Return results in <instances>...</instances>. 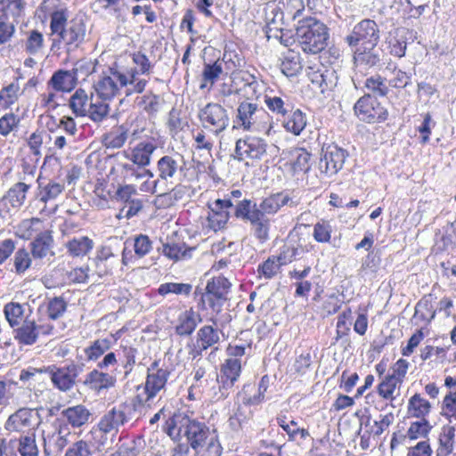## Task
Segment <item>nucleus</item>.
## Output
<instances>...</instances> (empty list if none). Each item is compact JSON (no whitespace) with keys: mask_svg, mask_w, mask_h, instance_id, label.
<instances>
[{"mask_svg":"<svg viewBox=\"0 0 456 456\" xmlns=\"http://www.w3.org/2000/svg\"><path fill=\"white\" fill-rule=\"evenodd\" d=\"M380 31L375 20L364 19L354 25L352 32L345 37V42L351 47L359 45L377 46Z\"/></svg>","mask_w":456,"mask_h":456,"instance_id":"nucleus-8","label":"nucleus"},{"mask_svg":"<svg viewBox=\"0 0 456 456\" xmlns=\"http://www.w3.org/2000/svg\"><path fill=\"white\" fill-rule=\"evenodd\" d=\"M455 437V428L445 425L442 428L439 436V447L436 450V456H448L453 451Z\"/></svg>","mask_w":456,"mask_h":456,"instance_id":"nucleus-38","label":"nucleus"},{"mask_svg":"<svg viewBox=\"0 0 456 456\" xmlns=\"http://www.w3.org/2000/svg\"><path fill=\"white\" fill-rule=\"evenodd\" d=\"M70 431L67 424L55 421L43 431L44 452L46 456L56 455L68 444Z\"/></svg>","mask_w":456,"mask_h":456,"instance_id":"nucleus-10","label":"nucleus"},{"mask_svg":"<svg viewBox=\"0 0 456 456\" xmlns=\"http://www.w3.org/2000/svg\"><path fill=\"white\" fill-rule=\"evenodd\" d=\"M201 318L193 309L186 310L181 313L177 318L175 332L179 336H190L195 330Z\"/></svg>","mask_w":456,"mask_h":456,"instance_id":"nucleus-28","label":"nucleus"},{"mask_svg":"<svg viewBox=\"0 0 456 456\" xmlns=\"http://www.w3.org/2000/svg\"><path fill=\"white\" fill-rule=\"evenodd\" d=\"M236 123L245 131L264 133L269 135L273 130V119L269 113L256 103L241 102L237 108Z\"/></svg>","mask_w":456,"mask_h":456,"instance_id":"nucleus-3","label":"nucleus"},{"mask_svg":"<svg viewBox=\"0 0 456 456\" xmlns=\"http://www.w3.org/2000/svg\"><path fill=\"white\" fill-rule=\"evenodd\" d=\"M278 5L287 20H296L305 12L304 0H278Z\"/></svg>","mask_w":456,"mask_h":456,"instance_id":"nucleus-42","label":"nucleus"},{"mask_svg":"<svg viewBox=\"0 0 456 456\" xmlns=\"http://www.w3.org/2000/svg\"><path fill=\"white\" fill-rule=\"evenodd\" d=\"M18 452L20 456H38L39 450L35 434L21 436L18 440Z\"/></svg>","mask_w":456,"mask_h":456,"instance_id":"nucleus-57","label":"nucleus"},{"mask_svg":"<svg viewBox=\"0 0 456 456\" xmlns=\"http://www.w3.org/2000/svg\"><path fill=\"white\" fill-rule=\"evenodd\" d=\"M441 414L445 417L449 422L452 419H456V391H450L444 398L442 403Z\"/></svg>","mask_w":456,"mask_h":456,"instance_id":"nucleus-64","label":"nucleus"},{"mask_svg":"<svg viewBox=\"0 0 456 456\" xmlns=\"http://www.w3.org/2000/svg\"><path fill=\"white\" fill-rule=\"evenodd\" d=\"M112 342L110 338H98L93 341L90 346L84 349L86 358L88 362H95L104 355L111 347Z\"/></svg>","mask_w":456,"mask_h":456,"instance_id":"nucleus-43","label":"nucleus"},{"mask_svg":"<svg viewBox=\"0 0 456 456\" xmlns=\"http://www.w3.org/2000/svg\"><path fill=\"white\" fill-rule=\"evenodd\" d=\"M400 384L402 383L387 375L379 384L378 394L383 399L389 400L392 403L399 395L397 386Z\"/></svg>","mask_w":456,"mask_h":456,"instance_id":"nucleus-48","label":"nucleus"},{"mask_svg":"<svg viewBox=\"0 0 456 456\" xmlns=\"http://www.w3.org/2000/svg\"><path fill=\"white\" fill-rule=\"evenodd\" d=\"M127 137L128 128L124 125L116 126L102 136V142L108 149H119L125 144Z\"/></svg>","mask_w":456,"mask_h":456,"instance_id":"nucleus-31","label":"nucleus"},{"mask_svg":"<svg viewBox=\"0 0 456 456\" xmlns=\"http://www.w3.org/2000/svg\"><path fill=\"white\" fill-rule=\"evenodd\" d=\"M193 248H187L184 243H167L163 245V253L175 261L191 257Z\"/></svg>","mask_w":456,"mask_h":456,"instance_id":"nucleus-50","label":"nucleus"},{"mask_svg":"<svg viewBox=\"0 0 456 456\" xmlns=\"http://www.w3.org/2000/svg\"><path fill=\"white\" fill-rule=\"evenodd\" d=\"M319 77H321L319 87L322 94L338 89V77L334 69H326L323 73L319 74Z\"/></svg>","mask_w":456,"mask_h":456,"instance_id":"nucleus-61","label":"nucleus"},{"mask_svg":"<svg viewBox=\"0 0 456 456\" xmlns=\"http://www.w3.org/2000/svg\"><path fill=\"white\" fill-rule=\"evenodd\" d=\"M47 231L45 229L44 222L39 218H30L22 220L18 225V232L20 237L24 240H29L32 237H37V235Z\"/></svg>","mask_w":456,"mask_h":456,"instance_id":"nucleus-36","label":"nucleus"},{"mask_svg":"<svg viewBox=\"0 0 456 456\" xmlns=\"http://www.w3.org/2000/svg\"><path fill=\"white\" fill-rule=\"evenodd\" d=\"M297 201L293 200L288 194L278 192L262 200L258 205L256 204V208L257 213L268 217L275 215L283 206L297 207Z\"/></svg>","mask_w":456,"mask_h":456,"instance_id":"nucleus-20","label":"nucleus"},{"mask_svg":"<svg viewBox=\"0 0 456 456\" xmlns=\"http://www.w3.org/2000/svg\"><path fill=\"white\" fill-rule=\"evenodd\" d=\"M414 317L428 322H430L436 317V311L433 308L431 294L425 295L417 303Z\"/></svg>","mask_w":456,"mask_h":456,"instance_id":"nucleus-47","label":"nucleus"},{"mask_svg":"<svg viewBox=\"0 0 456 456\" xmlns=\"http://www.w3.org/2000/svg\"><path fill=\"white\" fill-rule=\"evenodd\" d=\"M355 115L367 123H380L387 118V110L370 94L362 96L354 106Z\"/></svg>","mask_w":456,"mask_h":456,"instance_id":"nucleus-9","label":"nucleus"},{"mask_svg":"<svg viewBox=\"0 0 456 456\" xmlns=\"http://www.w3.org/2000/svg\"><path fill=\"white\" fill-rule=\"evenodd\" d=\"M130 245L133 246L134 254L139 258L145 256L152 249V241L145 234L134 236Z\"/></svg>","mask_w":456,"mask_h":456,"instance_id":"nucleus-63","label":"nucleus"},{"mask_svg":"<svg viewBox=\"0 0 456 456\" xmlns=\"http://www.w3.org/2000/svg\"><path fill=\"white\" fill-rule=\"evenodd\" d=\"M220 341L219 331L211 325L201 327L197 332V343L200 350H206L218 344Z\"/></svg>","mask_w":456,"mask_h":456,"instance_id":"nucleus-41","label":"nucleus"},{"mask_svg":"<svg viewBox=\"0 0 456 456\" xmlns=\"http://www.w3.org/2000/svg\"><path fill=\"white\" fill-rule=\"evenodd\" d=\"M61 415L68 424L73 428H80L88 422L91 412L85 405L77 404L63 410Z\"/></svg>","mask_w":456,"mask_h":456,"instance_id":"nucleus-30","label":"nucleus"},{"mask_svg":"<svg viewBox=\"0 0 456 456\" xmlns=\"http://www.w3.org/2000/svg\"><path fill=\"white\" fill-rule=\"evenodd\" d=\"M431 411V403L421 395L415 394L408 403V412L415 418L426 419Z\"/></svg>","mask_w":456,"mask_h":456,"instance_id":"nucleus-40","label":"nucleus"},{"mask_svg":"<svg viewBox=\"0 0 456 456\" xmlns=\"http://www.w3.org/2000/svg\"><path fill=\"white\" fill-rule=\"evenodd\" d=\"M270 384V378L265 375L261 378L258 386L257 393L251 395V392L254 390L255 386L251 384L245 385L242 389V402L245 405H257L265 399V394L266 393Z\"/></svg>","mask_w":456,"mask_h":456,"instance_id":"nucleus-27","label":"nucleus"},{"mask_svg":"<svg viewBox=\"0 0 456 456\" xmlns=\"http://www.w3.org/2000/svg\"><path fill=\"white\" fill-rule=\"evenodd\" d=\"M169 370L159 367L157 361L153 362L148 368V374L143 387H138L134 400L139 404L151 405V402L156 395L165 388L167 379L169 377Z\"/></svg>","mask_w":456,"mask_h":456,"instance_id":"nucleus-5","label":"nucleus"},{"mask_svg":"<svg viewBox=\"0 0 456 456\" xmlns=\"http://www.w3.org/2000/svg\"><path fill=\"white\" fill-rule=\"evenodd\" d=\"M20 86L17 83H11L0 91V106L7 109L18 100Z\"/></svg>","mask_w":456,"mask_h":456,"instance_id":"nucleus-60","label":"nucleus"},{"mask_svg":"<svg viewBox=\"0 0 456 456\" xmlns=\"http://www.w3.org/2000/svg\"><path fill=\"white\" fill-rule=\"evenodd\" d=\"M109 112L110 106L105 102V101H96L94 102L93 98L91 97L88 113L86 114L90 119H92L94 122H101L109 115Z\"/></svg>","mask_w":456,"mask_h":456,"instance_id":"nucleus-62","label":"nucleus"},{"mask_svg":"<svg viewBox=\"0 0 456 456\" xmlns=\"http://www.w3.org/2000/svg\"><path fill=\"white\" fill-rule=\"evenodd\" d=\"M53 329V325L49 323L37 324L34 320L26 318L21 325L13 330V337L20 345L31 346L37 342L40 334L49 335Z\"/></svg>","mask_w":456,"mask_h":456,"instance_id":"nucleus-12","label":"nucleus"},{"mask_svg":"<svg viewBox=\"0 0 456 456\" xmlns=\"http://www.w3.org/2000/svg\"><path fill=\"white\" fill-rule=\"evenodd\" d=\"M387 74L386 77H382L379 74H376L367 77L364 81V88L368 91L372 97H384L387 96L389 88L386 84Z\"/></svg>","mask_w":456,"mask_h":456,"instance_id":"nucleus-37","label":"nucleus"},{"mask_svg":"<svg viewBox=\"0 0 456 456\" xmlns=\"http://www.w3.org/2000/svg\"><path fill=\"white\" fill-rule=\"evenodd\" d=\"M31 184L23 182L14 183L0 200V215L4 216L11 210H18L25 203Z\"/></svg>","mask_w":456,"mask_h":456,"instance_id":"nucleus-14","label":"nucleus"},{"mask_svg":"<svg viewBox=\"0 0 456 456\" xmlns=\"http://www.w3.org/2000/svg\"><path fill=\"white\" fill-rule=\"evenodd\" d=\"M45 47L44 35L37 30L32 29L27 32V37L24 43V50L29 55H38Z\"/></svg>","mask_w":456,"mask_h":456,"instance_id":"nucleus-45","label":"nucleus"},{"mask_svg":"<svg viewBox=\"0 0 456 456\" xmlns=\"http://www.w3.org/2000/svg\"><path fill=\"white\" fill-rule=\"evenodd\" d=\"M53 236L49 230L44 231L43 233L37 235L31 242V252L35 258H44L49 253H52Z\"/></svg>","mask_w":456,"mask_h":456,"instance_id":"nucleus-33","label":"nucleus"},{"mask_svg":"<svg viewBox=\"0 0 456 456\" xmlns=\"http://www.w3.org/2000/svg\"><path fill=\"white\" fill-rule=\"evenodd\" d=\"M91 99L83 89H77L70 97L69 106L77 117H85L88 113Z\"/></svg>","mask_w":456,"mask_h":456,"instance_id":"nucleus-39","label":"nucleus"},{"mask_svg":"<svg viewBox=\"0 0 456 456\" xmlns=\"http://www.w3.org/2000/svg\"><path fill=\"white\" fill-rule=\"evenodd\" d=\"M217 60L224 67L225 74L232 73V75H234V72L243 67L245 63L244 59L239 53L231 50H225L223 57Z\"/></svg>","mask_w":456,"mask_h":456,"instance_id":"nucleus-51","label":"nucleus"},{"mask_svg":"<svg viewBox=\"0 0 456 456\" xmlns=\"http://www.w3.org/2000/svg\"><path fill=\"white\" fill-rule=\"evenodd\" d=\"M297 254V248H288L283 250L277 257H269L258 267V273L266 279L275 276L281 266L292 262Z\"/></svg>","mask_w":456,"mask_h":456,"instance_id":"nucleus-18","label":"nucleus"},{"mask_svg":"<svg viewBox=\"0 0 456 456\" xmlns=\"http://www.w3.org/2000/svg\"><path fill=\"white\" fill-rule=\"evenodd\" d=\"M388 71L392 74L391 77H387V81L390 86L394 88H405L410 84L411 76L399 69L395 65L392 67L389 64L384 70L385 75Z\"/></svg>","mask_w":456,"mask_h":456,"instance_id":"nucleus-53","label":"nucleus"},{"mask_svg":"<svg viewBox=\"0 0 456 456\" xmlns=\"http://www.w3.org/2000/svg\"><path fill=\"white\" fill-rule=\"evenodd\" d=\"M393 413H387L386 415H380L379 419L374 420L372 425H370V419L368 418L367 421L365 422V426H370V434L379 437L393 423Z\"/></svg>","mask_w":456,"mask_h":456,"instance_id":"nucleus-59","label":"nucleus"},{"mask_svg":"<svg viewBox=\"0 0 456 456\" xmlns=\"http://www.w3.org/2000/svg\"><path fill=\"white\" fill-rule=\"evenodd\" d=\"M116 383V378L111 373L98 367L88 372L83 384L91 390L101 392L113 387Z\"/></svg>","mask_w":456,"mask_h":456,"instance_id":"nucleus-21","label":"nucleus"},{"mask_svg":"<svg viewBox=\"0 0 456 456\" xmlns=\"http://www.w3.org/2000/svg\"><path fill=\"white\" fill-rule=\"evenodd\" d=\"M266 149L267 143L263 138L248 135L236 142L235 154L239 160L260 159L266 153Z\"/></svg>","mask_w":456,"mask_h":456,"instance_id":"nucleus-13","label":"nucleus"},{"mask_svg":"<svg viewBox=\"0 0 456 456\" xmlns=\"http://www.w3.org/2000/svg\"><path fill=\"white\" fill-rule=\"evenodd\" d=\"M127 420L124 409L119 407H114L107 411L100 419L97 425L95 432L99 431L102 434L116 435L118 432V428L123 426Z\"/></svg>","mask_w":456,"mask_h":456,"instance_id":"nucleus-17","label":"nucleus"},{"mask_svg":"<svg viewBox=\"0 0 456 456\" xmlns=\"http://www.w3.org/2000/svg\"><path fill=\"white\" fill-rule=\"evenodd\" d=\"M232 283L224 276L212 278L208 281L206 291L202 294L200 301L216 314L222 311L224 303L229 299Z\"/></svg>","mask_w":456,"mask_h":456,"instance_id":"nucleus-6","label":"nucleus"},{"mask_svg":"<svg viewBox=\"0 0 456 456\" xmlns=\"http://www.w3.org/2000/svg\"><path fill=\"white\" fill-rule=\"evenodd\" d=\"M306 123V115L300 110H296L284 121L283 126L288 132L298 135L305 129Z\"/></svg>","mask_w":456,"mask_h":456,"instance_id":"nucleus-49","label":"nucleus"},{"mask_svg":"<svg viewBox=\"0 0 456 456\" xmlns=\"http://www.w3.org/2000/svg\"><path fill=\"white\" fill-rule=\"evenodd\" d=\"M68 253L73 257H83L94 248V243L87 236H76L66 244Z\"/></svg>","mask_w":456,"mask_h":456,"instance_id":"nucleus-32","label":"nucleus"},{"mask_svg":"<svg viewBox=\"0 0 456 456\" xmlns=\"http://www.w3.org/2000/svg\"><path fill=\"white\" fill-rule=\"evenodd\" d=\"M265 103L273 113L281 116H285L292 108L289 100L281 96L265 95Z\"/></svg>","mask_w":456,"mask_h":456,"instance_id":"nucleus-55","label":"nucleus"},{"mask_svg":"<svg viewBox=\"0 0 456 456\" xmlns=\"http://www.w3.org/2000/svg\"><path fill=\"white\" fill-rule=\"evenodd\" d=\"M208 207L210 212L207 217L206 227L214 232L224 229L230 218L228 209L233 207L232 201L230 199H218Z\"/></svg>","mask_w":456,"mask_h":456,"instance_id":"nucleus-15","label":"nucleus"},{"mask_svg":"<svg viewBox=\"0 0 456 456\" xmlns=\"http://www.w3.org/2000/svg\"><path fill=\"white\" fill-rule=\"evenodd\" d=\"M284 15L281 12V8H274L266 14V25L265 31L268 39L273 37L280 39L281 43L288 45V40L283 41L281 34V25L283 24Z\"/></svg>","mask_w":456,"mask_h":456,"instance_id":"nucleus-26","label":"nucleus"},{"mask_svg":"<svg viewBox=\"0 0 456 456\" xmlns=\"http://www.w3.org/2000/svg\"><path fill=\"white\" fill-rule=\"evenodd\" d=\"M6 321L12 328L19 326L24 314L23 306L16 302H10L4 307Z\"/></svg>","mask_w":456,"mask_h":456,"instance_id":"nucleus-56","label":"nucleus"},{"mask_svg":"<svg viewBox=\"0 0 456 456\" xmlns=\"http://www.w3.org/2000/svg\"><path fill=\"white\" fill-rule=\"evenodd\" d=\"M136 75L137 70L133 68L124 71L117 67H111L94 83V88L99 98L103 101L112 99L121 88L127 86L131 87L126 89V95L141 94L146 87L147 80L136 79Z\"/></svg>","mask_w":456,"mask_h":456,"instance_id":"nucleus-2","label":"nucleus"},{"mask_svg":"<svg viewBox=\"0 0 456 456\" xmlns=\"http://www.w3.org/2000/svg\"><path fill=\"white\" fill-rule=\"evenodd\" d=\"M69 19L66 7H60L50 13V37L52 49L63 46L68 53L76 51L85 41L86 26L82 19Z\"/></svg>","mask_w":456,"mask_h":456,"instance_id":"nucleus-1","label":"nucleus"},{"mask_svg":"<svg viewBox=\"0 0 456 456\" xmlns=\"http://www.w3.org/2000/svg\"><path fill=\"white\" fill-rule=\"evenodd\" d=\"M77 81L72 70L60 69L53 74L48 86L58 92H70L75 88Z\"/></svg>","mask_w":456,"mask_h":456,"instance_id":"nucleus-29","label":"nucleus"},{"mask_svg":"<svg viewBox=\"0 0 456 456\" xmlns=\"http://www.w3.org/2000/svg\"><path fill=\"white\" fill-rule=\"evenodd\" d=\"M54 387L61 392L70 391L76 384V379L82 371V367L77 363L70 362L62 367L51 365L46 367Z\"/></svg>","mask_w":456,"mask_h":456,"instance_id":"nucleus-11","label":"nucleus"},{"mask_svg":"<svg viewBox=\"0 0 456 456\" xmlns=\"http://www.w3.org/2000/svg\"><path fill=\"white\" fill-rule=\"evenodd\" d=\"M64 190V183L49 181L45 185L39 183V200L46 203L54 200Z\"/></svg>","mask_w":456,"mask_h":456,"instance_id":"nucleus-52","label":"nucleus"},{"mask_svg":"<svg viewBox=\"0 0 456 456\" xmlns=\"http://www.w3.org/2000/svg\"><path fill=\"white\" fill-rule=\"evenodd\" d=\"M354 48V62L356 66L374 68L380 65L381 51L377 46L359 45Z\"/></svg>","mask_w":456,"mask_h":456,"instance_id":"nucleus-22","label":"nucleus"},{"mask_svg":"<svg viewBox=\"0 0 456 456\" xmlns=\"http://www.w3.org/2000/svg\"><path fill=\"white\" fill-rule=\"evenodd\" d=\"M241 372V361L235 358H227L220 370L219 383L223 389L232 388L238 380Z\"/></svg>","mask_w":456,"mask_h":456,"instance_id":"nucleus-23","label":"nucleus"},{"mask_svg":"<svg viewBox=\"0 0 456 456\" xmlns=\"http://www.w3.org/2000/svg\"><path fill=\"white\" fill-rule=\"evenodd\" d=\"M157 169L159 179L168 180L176 175L179 169V163L173 156L166 155L158 161Z\"/></svg>","mask_w":456,"mask_h":456,"instance_id":"nucleus-46","label":"nucleus"},{"mask_svg":"<svg viewBox=\"0 0 456 456\" xmlns=\"http://www.w3.org/2000/svg\"><path fill=\"white\" fill-rule=\"evenodd\" d=\"M432 426L427 419H420L419 421L411 422L406 434L402 437L403 439L409 438L410 440H417L419 438H425L429 434Z\"/></svg>","mask_w":456,"mask_h":456,"instance_id":"nucleus-54","label":"nucleus"},{"mask_svg":"<svg viewBox=\"0 0 456 456\" xmlns=\"http://www.w3.org/2000/svg\"><path fill=\"white\" fill-rule=\"evenodd\" d=\"M248 222L252 226L251 229L254 236L258 240L265 242L269 239L271 224L268 217L263 216V215L257 213L256 216H252V218Z\"/></svg>","mask_w":456,"mask_h":456,"instance_id":"nucleus-44","label":"nucleus"},{"mask_svg":"<svg viewBox=\"0 0 456 456\" xmlns=\"http://www.w3.org/2000/svg\"><path fill=\"white\" fill-rule=\"evenodd\" d=\"M344 149L336 144H329L322 148V157L320 161V168L328 175L337 174L342 167L346 159Z\"/></svg>","mask_w":456,"mask_h":456,"instance_id":"nucleus-16","label":"nucleus"},{"mask_svg":"<svg viewBox=\"0 0 456 456\" xmlns=\"http://www.w3.org/2000/svg\"><path fill=\"white\" fill-rule=\"evenodd\" d=\"M198 118L202 127L214 135H218L229 126L227 110L219 103L209 102L199 110Z\"/></svg>","mask_w":456,"mask_h":456,"instance_id":"nucleus-7","label":"nucleus"},{"mask_svg":"<svg viewBox=\"0 0 456 456\" xmlns=\"http://www.w3.org/2000/svg\"><path fill=\"white\" fill-rule=\"evenodd\" d=\"M311 154L303 148H296L290 151V167L293 174L307 173L310 170Z\"/></svg>","mask_w":456,"mask_h":456,"instance_id":"nucleus-35","label":"nucleus"},{"mask_svg":"<svg viewBox=\"0 0 456 456\" xmlns=\"http://www.w3.org/2000/svg\"><path fill=\"white\" fill-rule=\"evenodd\" d=\"M225 73L224 67L221 65V62L216 60L213 63H204L203 70H202V83L200 86V89H204L208 87L209 89L213 87L215 83L220 77L221 75Z\"/></svg>","mask_w":456,"mask_h":456,"instance_id":"nucleus-34","label":"nucleus"},{"mask_svg":"<svg viewBox=\"0 0 456 456\" xmlns=\"http://www.w3.org/2000/svg\"><path fill=\"white\" fill-rule=\"evenodd\" d=\"M114 157L117 159V162L111 168L110 174H117L123 183L142 179V175L139 173L141 172L139 166L129 160L123 161L121 159L123 158L121 152L117 153Z\"/></svg>","mask_w":456,"mask_h":456,"instance_id":"nucleus-25","label":"nucleus"},{"mask_svg":"<svg viewBox=\"0 0 456 456\" xmlns=\"http://www.w3.org/2000/svg\"><path fill=\"white\" fill-rule=\"evenodd\" d=\"M297 36L305 53L316 54L327 45L329 33L327 27L314 18L298 20Z\"/></svg>","mask_w":456,"mask_h":456,"instance_id":"nucleus-4","label":"nucleus"},{"mask_svg":"<svg viewBox=\"0 0 456 456\" xmlns=\"http://www.w3.org/2000/svg\"><path fill=\"white\" fill-rule=\"evenodd\" d=\"M257 214L256 203L250 200H242L236 203L234 216L244 221H249L252 216Z\"/></svg>","mask_w":456,"mask_h":456,"instance_id":"nucleus-58","label":"nucleus"},{"mask_svg":"<svg viewBox=\"0 0 456 456\" xmlns=\"http://www.w3.org/2000/svg\"><path fill=\"white\" fill-rule=\"evenodd\" d=\"M157 150V144L152 141H142L137 143L128 153L123 151L121 155L126 160L132 161L140 167H145L151 164V156Z\"/></svg>","mask_w":456,"mask_h":456,"instance_id":"nucleus-19","label":"nucleus"},{"mask_svg":"<svg viewBox=\"0 0 456 456\" xmlns=\"http://www.w3.org/2000/svg\"><path fill=\"white\" fill-rule=\"evenodd\" d=\"M33 416L32 409L20 408L9 416L4 428L9 432H25L32 426Z\"/></svg>","mask_w":456,"mask_h":456,"instance_id":"nucleus-24","label":"nucleus"}]
</instances>
